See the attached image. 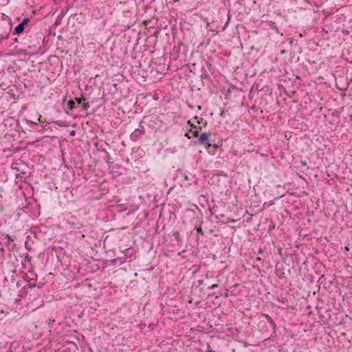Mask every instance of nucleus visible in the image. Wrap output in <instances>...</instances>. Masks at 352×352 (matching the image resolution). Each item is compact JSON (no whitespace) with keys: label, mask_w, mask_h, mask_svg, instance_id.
I'll return each instance as SVG.
<instances>
[{"label":"nucleus","mask_w":352,"mask_h":352,"mask_svg":"<svg viewBox=\"0 0 352 352\" xmlns=\"http://www.w3.org/2000/svg\"><path fill=\"white\" fill-rule=\"evenodd\" d=\"M197 142L198 144L203 146L205 148L208 150V153L212 155H214L217 148L221 145V143L219 144V142H215L214 140L212 139L210 132L201 133Z\"/></svg>","instance_id":"1"},{"label":"nucleus","mask_w":352,"mask_h":352,"mask_svg":"<svg viewBox=\"0 0 352 352\" xmlns=\"http://www.w3.org/2000/svg\"><path fill=\"white\" fill-rule=\"evenodd\" d=\"M144 133V126L140 125L139 128L135 129V131L131 133L130 139L133 142H136Z\"/></svg>","instance_id":"2"},{"label":"nucleus","mask_w":352,"mask_h":352,"mask_svg":"<svg viewBox=\"0 0 352 352\" xmlns=\"http://www.w3.org/2000/svg\"><path fill=\"white\" fill-rule=\"evenodd\" d=\"M29 22H30L29 18H28V17L24 18L22 20V21L15 27L14 30V34H21L24 31L25 25H27Z\"/></svg>","instance_id":"3"},{"label":"nucleus","mask_w":352,"mask_h":352,"mask_svg":"<svg viewBox=\"0 0 352 352\" xmlns=\"http://www.w3.org/2000/svg\"><path fill=\"white\" fill-rule=\"evenodd\" d=\"M77 105L76 104V102L74 100H70L68 101L67 104V109L72 111L74 109L76 108Z\"/></svg>","instance_id":"4"},{"label":"nucleus","mask_w":352,"mask_h":352,"mask_svg":"<svg viewBox=\"0 0 352 352\" xmlns=\"http://www.w3.org/2000/svg\"><path fill=\"white\" fill-rule=\"evenodd\" d=\"M265 318L267 319V322H269L270 325L274 329L276 327V324L274 322L273 319L271 316H270L267 314L265 315Z\"/></svg>","instance_id":"5"},{"label":"nucleus","mask_w":352,"mask_h":352,"mask_svg":"<svg viewBox=\"0 0 352 352\" xmlns=\"http://www.w3.org/2000/svg\"><path fill=\"white\" fill-rule=\"evenodd\" d=\"M265 318L267 319V322H269L270 325L274 329L276 327V324L274 322L273 319L271 316H270L267 314L265 315Z\"/></svg>","instance_id":"6"},{"label":"nucleus","mask_w":352,"mask_h":352,"mask_svg":"<svg viewBox=\"0 0 352 352\" xmlns=\"http://www.w3.org/2000/svg\"><path fill=\"white\" fill-rule=\"evenodd\" d=\"M85 98L84 97H80V98H75V102H76V105H78V104H80L82 103V101H85Z\"/></svg>","instance_id":"7"},{"label":"nucleus","mask_w":352,"mask_h":352,"mask_svg":"<svg viewBox=\"0 0 352 352\" xmlns=\"http://www.w3.org/2000/svg\"><path fill=\"white\" fill-rule=\"evenodd\" d=\"M90 107V104L89 102H85L82 105V109L85 111H87Z\"/></svg>","instance_id":"8"},{"label":"nucleus","mask_w":352,"mask_h":352,"mask_svg":"<svg viewBox=\"0 0 352 352\" xmlns=\"http://www.w3.org/2000/svg\"><path fill=\"white\" fill-rule=\"evenodd\" d=\"M102 151L105 153V160L109 162V160L111 159L110 154L105 149H103Z\"/></svg>","instance_id":"9"},{"label":"nucleus","mask_w":352,"mask_h":352,"mask_svg":"<svg viewBox=\"0 0 352 352\" xmlns=\"http://www.w3.org/2000/svg\"><path fill=\"white\" fill-rule=\"evenodd\" d=\"M190 132L192 134V137H198L199 136V131L198 130H195V131L190 130Z\"/></svg>","instance_id":"10"},{"label":"nucleus","mask_w":352,"mask_h":352,"mask_svg":"<svg viewBox=\"0 0 352 352\" xmlns=\"http://www.w3.org/2000/svg\"><path fill=\"white\" fill-rule=\"evenodd\" d=\"M209 77L210 76L206 71H204V72L201 74V78L207 79L209 78Z\"/></svg>","instance_id":"11"},{"label":"nucleus","mask_w":352,"mask_h":352,"mask_svg":"<svg viewBox=\"0 0 352 352\" xmlns=\"http://www.w3.org/2000/svg\"><path fill=\"white\" fill-rule=\"evenodd\" d=\"M197 232L201 235L204 234V232L201 226L197 228Z\"/></svg>","instance_id":"12"},{"label":"nucleus","mask_w":352,"mask_h":352,"mask_svg":"<svg viewBox=\"0 0 352 352\" xmlns=\"http://www.w3.org/2000/svg\"><path fill=\"white\" fill-rule=\"evenodd\" d=\"M32 280H34V278H32ZM36 280L33 281L32 283H29L28 287L30 288H34L36 287Z\"/></svg>","instance_id":"13"},{"label":"nucleus","mask_w":352,"mask_h":352,"mask_svg":"<svg viewBox=\"0 0 352 352\" xmlns=\"http://www.w3.org/2000/svg\"><path fill=\"white\" fill-rule=\"evenodd\" d=\"M153 98L155 100H157L159 99L158 94L157 92H155V94L153 96Z\"/></svg>","instance_id":"14"},{"label":"nucleus","mask_w":352,"mask_h":352,"mask_svg":"<svg viewBox=\"0 0 352 352\" xmlns=\"http://www.w3.org/2000/svg\"><path fill=\"white\" fill-rule=\"evenodd\" d=\"M187 123H188V125H190L191 127H192V128H197V126H196L193 123H192L190 120H188V121H187Z\"/></svg>","instance_id":"15"},{"label":"nucleus","mask_w":352,"mask_h":352,"mask_svg":"<svg viewBox=\"0 0 352 352\" xmlns=\"http://www.w3.org/2000/svg\"><path fill=\"white\" fill-rule=\"evenodd\" d=\"M210 211L211 214H214L216 212V209L214 208V207H213L212 208L210 209Z\"/></svg>","instance_id":"16"},{"label":"nucleus","mask_w":352,"mask_h":352,"mask_svg":"<svg viewBox=\"0 0 352 352\" xmlns=\"http://www.w3.org/2000/svg\"><path fill=\"white\" fill-rule=\"evenodd\" d=\"M349 250H350L349 244H347V245H345V246H344V250H345L346 252H349Z\"/></svg>","instance_id":"17"},{"label":"nucleus","mask_w":352,"mask_h":352,"mask_svg":"<svg viewBox=\"0 0 352 352\" xmlns=\"http://www.w3.org/2000/svg\"><path fill=\"white\" fill-rule=\"evenodd\" d=\"M194 119L197 120V123H198V124H200V121H202V120H203V118H200V119L199 120V118H198V117H197V116H195V117L194 118Z\"/></svg>","instance_id":"18"},{"label":"nucleus","mask_w":352,"mask_h":352,"mask_svg":"<svg viewBox=\"0 0 352 352\" xmlns=\"http://www.w3.org/2000/svg\"><path fill=\"white\" fill-rule=\"evenodd\" d=\"M300 164H302V166H307V162L305 161H301Z\"/></svg>","instance_id":"19"},{"label":"nucleus","mask_w":352,"mask_h":352,"mask_svg":"<svg viewBox=\"0 0 352 352\" xmlns=\"http://www.w3.org/2000/svg\"><path fill=\"white\" fill-rule=\"evenodd\" d=\"M55 322L54 319H50L49 325L51 326Z\"/></svg>","instance_id":"20"},{"label":"nucleus","mask_w":352,"mask_h":352,"mask_svg":"<svg viewBox=\"0 0 352 352\" xmlns=\"http://www.w3.org/2000/svg\"><path fill=\"white\" fill-rule=\"evenodd\" d=\"M155 327V324H150L148 325V328H150L151 330H153Z\"/></svg>","instance_id":"21"},{"label":"nucleus","mask_w":352,"mask_h":352,"mask_svg":"<svg viewBox=\"0 0 352 352\" xmlns=\"http://www.w3.org/2000/svg\"><path fill=\"white\" fill-rule=\"evenodd\" d=\"M69 134L72 136H74L76 134V131L74 130H72V131H70Z\"/></svg>","instance_id":"22"},{"label":"nucleus","mask_w":352,"mask_h":352,"mask_svg":"<svg viewBox=\"0 0 352 352\" xmlns=\"http://www.w3.org/2000/svg\"><path fill=\"white\" fill-rule=\"evenodd\" d=\"M210 346L208 345V349L206 352H215L214 351H212V349H210Z\"/></svg>","instance_id":"23"},{"label":"nucleus","mask_w":352,"mask_h":352,"mask_svg":"<svg viewBox=\"0 0 352 352\" xmlns=\"http://www.w3.org/2000/svg\"><path fill=\"white\" fill-rule=\"evenodd\" d=\"M7 238H8V241L10 242V241H12L13 239L9 236V235H7Z\"/></svg>","instance_id":"24"},{"label":"nucleus","mask_w":352,"mask_h":352,"mask_svg":"<svg viewBox=\"0 0 352 352\" xmlns=\"http://www.w3.org/2000/svg\"><path fill=\"white\" fill-rule=\"evenodd\" d=\"M258 253L259 254H262L263 253V250L261 249V248H259L258 251Z\"/></svg>","instance_id":"25"},{"label":"nucleus","mask_w":352,"mask_h":352,"mask_svg":"<svg viewBox=\"0 0 352 352\" xmlns=\"http://www.w3.org/2000/svg\"><path fill=\"white\" fill-rule=\"evenodd\" d=\"M217 287H218V285H217V284H213V285L210 287V288L214 289V288Z\"/></svg>","instance_id":"26"},{"label":"nucleus","mask_w":352,"mask_h":352,"mask_svg":"<svg viewBox=\"0 0 352 352\" xmlns=\"http://www.w3.org/2000/svg\"><path fill=\"white\" fill-rule=\"evenodd\" d=\"M148 8V6H144V8H144V12H146V10H147V8ZM151 8V7L149 6V8Z\"/></svg>","instance_id":"27"},{"label":"nucleus","mask_w":352,"mask_h":352,"mask_svg":"<svg viewBox=\"0 0 352 352\" xmlns=\"http://www.w3.org/2000/svg\"><path fill=\"white\" fill-rule=\"evenodd\" d=\"M25 248L26 249L28 250H30L31 248L29 247L28 244L27 243H25Z\"/></svg>","instance_id":"28"},{"label":"nucleus","mask_w":352,"mask_h":352,"mask_svg":"<svg viewBox=\"0 0 352 352\" xmlns=\"http://www.w3.org/2000/svg\"><path fill=\"white\" fill-rule=\"evenodd\" d=\"M188 139H190L191 138V136L189 135V133H186V135H185Z\"/></svg>","instance_id":"29"},{"label":"nucleus","mask_w":352,"mask_h":352,"mask_svg":"<svg viewBox=\"0 0 352 352\" xmlns=\"http://www.w3.org/2000/svg\"><path fill=\"white\" fill-rule=\"evenodd\" d=\"M145 326H146V324H145V323H144V324L141 323V329H142V328H143V327H145Z\"/></svg>","instance_id":"30"},{"label":"nucleus","mask_w":352,"mask_h":352,"mask_svg":"<svg viewBox=\"0 0 352 352\" xmlns=\"http://www.w3.org/2000/svg\"><path fill=\"white\" fill-rule=\"evenodd\" d=\"M244 346H248V344L246 342H244Z\"/></svg>","instance_id":"31"},{"label":"nucleus","mask_w":352,"mask_h":352,"mask_svg":"<svg viewBox=\"0 0 352 352\" xmlns=\"http://www.w3.org/2000/svg\"><path fill=\"white\" fill-rule=\"evenodd\" d=\"M274 29H275V30L276 31V32H278V28H275Z\"/></svg>","instance_id":"32"},{"label":"nucleus","mask_w":352,"mask_h":352,"mask_svg":"<svg viewBox=\"0 0 352 352\" xmlns=\"http://www.w3.org/2000/svg\"><path fill=\"white\" fill-rule=\"evenodd\" d=\"M198 109L201 110V106H198Z\"/></svg>","instance_id":"33"},{"label":"nucleus","mask_w":352,"mask_h":352,"mask_svg":"<svg viewBox=\"0 0 352 352\" xmlns=\"http://www.w3.org/2000/svg\"><path fill=\"white\" fill-rule=\"evenodd\" d=\"M349 117H350L351 120H352V114H350Z\"/></svg>","instance_id":"34"},{"label":"nucleus","mask_w":352,"mask_h":352,"mask_svg":"<svg viewBox=\"0 0 352 352\" xmlns=\"http://www.w3.org/2000/svg\"><path fill=\"white\" fill-rule=\"evenodd\" d=\"M324 278V276H320V279H319V280H321V279H322V278Z\"/></svg>","instance_id":"35"},{"label":"nucleus","mask_w":352,"mask_h":352,"mask_svg":"<svg viewBox=\"0 0 352 352\" xmlns=\"http://www.w3.org/2000/svg\"><path fill=\"white\" fill-rule=\"evenodd\" d=\"M28 278H29L27 276V277L25 278V280H28Z\"/></svg>","instance_id":"36"},{"label":"nucleus","mask_w":352,"mask_h":352,"mask_svg":"<svg viewBox=\"0 0 352 352\" xmlns=\"http://www.w3.org/2000/svg\"><path fill=\"white\" fill-rule=\"evenodd\" d=\"M124 12H126V13H129V10H126V11H125Z\"/></svg>","instance_id":"37"},{"label":"nucleus","mask_w":352,"mask_h":352,"mask_svg":"<svg viewBox=\"0 0 352 352\" xmlns=\"http://www.w3.org/2000/svg\"><path fill=\"white\" fill-rule=\"evenodd\" d=\"M60 38H61V36H60V35H59V36H58V38H59V39H60Z\"/></svg>","instance_id":"38"}]
</instances>
